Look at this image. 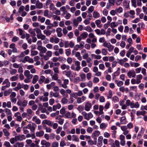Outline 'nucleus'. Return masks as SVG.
<instances>
[{"mask_svg": "<svg viewBox=\"0 0 147 147\" xmlns=\"http://www.w3.org/2000/svg\"><path fill=\"white\" fill-rule=\"evenodd\" d=\"M131 102L129 100H127L126 101V104H124V100H122L120 101L119 104L121 106V109H122L124 110L126 109L128 106H131Z\"/></svg>", "mask_w": 147, "mask_h": 147, "instance_id": "1", "label": "nucleus"}, {"mask_svg": "<svg viewBox=\"0 0 147 147\" xmlns=\"http://www.w3.org/2000/svg\"><path fill=\"white\" fill-rule=\"evenodd\" d=\"M34 30L36 33V36L38 39H41V40H45V36L42 34L41 31L39 28H36L34 29Z\"/></svg>", "mask_w": 147, "mask_h": 147, "instance_id": "2", "label": "nucleus"}, {"mask_svg": "<svg viewBox=\"0 0 147 147\" xmlns=\"http://www.w3.org/2000/svg\"><path fill=\"white\" fill-rule=\"evenodd\" d=\"M37 49L40 51L39 55L41 57L43 56V53H45L47 51L46 48L42 46L39 47H37Z\"/></svg>", "mask_w": 147, "mask_h": 147, "instance_id": "3", "label": "nucleus"}, {"mask_svg": "<svg viewBox=\"0 0 147 147\" xmlns=\"http://www.w3.org/2000/svg\"><path fill=\"white\" fill-rule=\"evenodd\" d=\"M28 129H29L31 132L34 133L36 127V125L34 123L29 124L27 126Z\"/></svg>", "mask_w": 147, "mask_h": 147, "instance_id": "4", "label": "nucleus"}, {"mask_svg": "<svg viewBox=\"0 0 147 147\" xmlns=\"http://www.w3.org/2000/svg\"><path fill=\"white\" fill-rule=\"evenodd\" d=\"M82 114L84 117L85 119L87 120H89L90 119L93 117V115L91 113L87 114L86 112L84 111L82 113Z\"/></svg>", "mask_w": 147, "mask_h": 147, "instance_id": "5", "label": "nucleus"}, {"mask_svg": "<svg viewBox=\"0 0 147 147\" xmlns=\"http://www.w3.org/2000/svg\"><path fill=\"white\" fill-rule=\"evenodd\" d=\"M129 78H134L136 76V73L134 70H129L127 74Z\"/></svg>", "mask_w": 147, "mask_h": 147, "instance_id": "6", "label": "nucleus"}, {"mask_svg": "<svg viewBox=\"0 0 147 147\" xmlns=\"http://www.w3.org/2000/svg\"><path fill=\"white\" fill-rule=\"evenodd\" d=\"M82 20V18L80 16H79L76 18L74 19L73 21V25L77 27L79 22H81Z\"/></svg>", "mask_w": 147, "mask_h": 147, "instance_id": "7", "label": "nucleus"}, {"mask_svg": "<svg viewBox=\"0 0 147 147\" xmlns=\"http://www.w3.org/2000/svg\"><path fill=\"white\" fill-rule=\"evenodd\" d=\"M52 52L50 51H48L46 53V55H43L42 57H43L44 59L47 61L49 59V58L51 57L52 55Z\"/></svg>", "mask_w": 147, "mask_h": 147, "instance_id": "8", "label": "nucleus"}, {"mask_svg": "<svg viewBox=\"0 0 147 147\" xmlns=\"http://www.w3.org/2000/svg\"><path fill=\"white\" fill-rule=\"evenodd\" d=\"M42 124L43 125V127L45 128L46 126L45 124H46L48 125L51 126L52 125L53 123L50 120H45L42 121Z\"/></svg>", "mask_w": 147, "mask_h": 147, "instance_id": "9", "label": "nucleus"}, {"mask_svg": "<svg viewBox=\"0 0 147 147\" xmlns=\"http://www.w3.org/2000/svg\"><path fill=\"white\" fill-rule=\"evenodd\" d=\"M128 128L127 126L124 125L121 127V129L123 131V134L125 135H126L129 132V131L127 130Z\"/></svg>", "mask_w": 147, "mask_h": 147, "instance_id": "10", "label": "nucleus"}, {"mask_svg": "<svg viewBox=\"0 0 147 147\" xmlns=\"http://www.w3.org/2000/svg\"><path fill=\"white\" fill-rule=\"evenodd\" d=\"M125 136L123 135H121L119 137V139L120 140V144L122 146L125 145Z\"/></svg>", "mask_w": 147, "mask_h": 147, "instance_id": "11", "label": "nucleus"}, {"mask_svg": "<svg viewBox=\"0 0 147 147\" xmlns=\"http://www.w3.org/2000/svg\"><path fill=\"white\" fill-rule=\"evenodd\" d=\"M36 8L41 9L43 7V4L42 3L40 2L39 0H37L36 2Z\"/></svg>", "mask_w": 147, "mask_h": 147, "instance_id": "12", "label": "nucleus"}, {"mask_svg": "<svg viewBox=\"0 0 147 147\" xmlns=\"http://www.w3.org/2000/svg\"><path fill=\"white\" fill-rule=\"evenodd\" d=\"M41 144L42 145L45 146V147H50L51 146V144L49 142L44 140L41 141Z\"/></svg>", "mask_w": 147, "mask_h": 147, "instance_id": "13", "label": "nucleus"}, {"mask_svg": "<svg viewBox=\"0 0 147 147\" xmlns=\"http://www.w3.org/2000/svg\"><path fill=\"white\" fill-rule=\"evenodd\" d=\"M92 107L91 103L89 102H86L85 104V110H90Z\"/></svg>", "mask_w": 147, "mask_h": 147, "instance_id": "14", "label": "nucleus"}, {"mask_svg": "<svg viewBox=\"0 0 147 147\" xmlns=\"http://www.w3.org/2000/svg\"><path fill=\"white\" fill-rule=\"evenodd\" d=\"M139 107L140 105L138 102H136L135 103H134L133 101L131 102L130 107L131 108H139Z\"/></svg>", "mask_w": 147, "mask_h": 147, "instance_id": "15", "label": "nucleus"}, {"mask_svg": "<svg viewBox=\"0 0 147 147\" xmlns=\"http://www.w3.org/2000/svg\"><path fill=\"white\" fill-rule=\"evenodd\" d=\"M65 116L68 118H74L76 116V114L73 113L71 114L70 113L68 112Z\"/></svg>", "mask_w": 147, "mask_h": 147, "instance_id": "16", "label": "nucleus"}, {"mask_svg": "<svg viewBox=\"0 0 147 147\" xmlns=\"http://www.w3.org/2000/svg\"><path fill=\"white\" fill-rule=\"evenodd\" d=\"M17 141H22L25 139V136L24 135H18L15 136Z\"/></svg>", "mask_w": 147, "mask_h": 147, "instance_id": "17", "label": "nucleus"}, {"mask_svg": "<svg viewBox=\"0 0 147 147\" xmlns=\"http://www.w3.org/2000/svg\"><path fill=\"white\" fill-rule=\"evenodd\" d=\"M142 76L141 74L136 76V79L138 84L141 82V80L142 79Z\"/></svg>", "mask_w": 147, "mask_h": 147, "instance_id": "18", "label": "nucleus"}, {"mask_svg": "<svg viewBox=\"0 0 147 147\" xmlns=\"http://www.w3.org/2000/svg\"><path fill=\"white\" fill-rule=\"evenodd\" d=\"M103 139V138L102 136H101L98 137V146L100 147L102 146Z\"/></svg>", "mask_w": 147, "mask_h": 147, "instance_id": "19", "label": "nucleus"}, {"mask_svg": "<svg viewBox=\"0 0 147 147\" xmlns=\"http://www.w3.org/2000/svg\"><path fill=\"white\" fill-rule=\"evenodd\" d=\"M127 59L126 58H125L123 59H118V62L121 65H123L124 64V63L127 61Z\"/></svg>", "mask_w": 147, "mask_h": 147, "instance_id": "20", "label": "nucleus"}, {"mask_svg": "<svg viewBox=\"0 0 147 147\" xmlns=\"http://www.w3.org/2000/svg\"><path fill=\"white\" fill-rule=\"evenodd\" d=\"M2 84L3 85L6 84L5 86L7 87H9L10 86V83L8 79H5L3 82Z\"/></svg>", "mask_w": 147, "mask_h": 147, "instance_id": "21", "label": "nucleus"}, {"mask_svg": "<svg viewBox=\"0 0 147 147\" xmlns=\"http://www.w3.org/2000/svg\"><path fill=\"white\" fill-rule=\"evenodd\" d=\"M2 107L3 108H5L7 107L8 108H11V103L10 102H8L7 103L5 102H4L3 103Z\"/></svg>", "mask_w": 147, "mask_h": 147, "instance_id": "22", "label": "nucleus"}, {"mask_svg": "<svg viewBox=\"0 0 147 147\" xmlns=\"http://www.w3.org/2000/svg\"><path fill=\"white\" fill-rule=\"evenodd\" d=\"M75 64L76 66V70L77 71H79L80 68V63L78 61H75Z\"/></svg>", "mask_w": 147, "mask_h": 147, "instance_id": "23", "label": "nucleus"}, {"mask_svg": "<svg viewBox=\"0 0 147 147\" xmlns=\"http://www.w3.org/2000/svg\"><path fill=\"white\" fill-rule=\"evenodd\" d=\"M45 77L43 76H41L38 80V83L40 84H42L44 83L45 80Z\"/></svg>", "mask_w": 147, "mask_h": 147, "instance_id": "24", "label": "nucleus"}, {"mask_svg": "<svg viewBox=\"0 0 147 147\" xmlns=\"http://www.w3.org/2000/svg\"><path fill=\"white\" fill-rule=\"evenodd\" d=\"M56 31L57 33V35L59 37H61L62 35V34L61 32V28H58L57 29Z\"/></svg>", "mask_w": 147, "mask_h": 147, "instance_id": "25", "label": "nucleus"}, {"mask_svg": "<svg viewBox=\"0 0 147 147\" xmlns=\"http://www.w3.org/2000/svg\"><path fill=\"white\" fill-rule=\"evenodd\" d=\"M39 79V77L37 75H34L33 77L32 80V83L34 84L36 83Z\"/></svg>", "mask_w": 147, "mask_h": 147, "instance_id": "26", "label": "nucleus"}, {"mask_svg": "<svg viewBox=\"0 0 147 147\" xmlns=\"http://www.w3.org/2000/svg\"><path fill=\"white\" fill-rule=\"evenodd\" d=\"M32 120L37 124H40L41 122L40 120L36 116H35L33 117Z\"/></svg>", "mask_w": 147, "mask_h": 147, "instance_id": "27", "label": "nucleus"}, {"mask_svg": "<svg viewBox=\"0 0 147 147\" xmlns=\"http://www.w3.org/2000/svg\"><path fill=\"white\" fill-rule=\"evenodd\" d=\"M100 134V132L96 130L95 131L93 132L92 134V137L94 138L95 137H97Z\"/></svg>", "mask_w": 147, "mask_h": 147, "instance_id": "28", "label": "nucleus"}, {"mask_svg": "<svg viewBox=\"0 0 147 147\" xmlns=\"http://www.w3.org/2000/svg\"><path fill=\"white\" fill-rule=\"evenodd\" d=\"M95 23L96 24L97 27L100 28L102 26V25L101 24V21L99 20H97L95 21Z\"/></svg>", "mask_w": 147, "mask_h": 147, "instance_id": "29", "label": "nucleus"}, {"mask_svg": "<svg viewBox=\"0 0 147 147\" xmlns=\"http://www.w3.org/2000/svg\"><path fill=\"white\" fill-rule=\"evenodd\" d=\"M9 69H10L9 70V72L11 74L14 75L17 73V71L16 69H13L11 67H10Z\"/></svg>", "mask_w": 147, "mask_h": 147, "instance_id": "30", "label": "nucleus"}, {"mask_svg": "<svg viewBox=\"0 0 147 147\" xmlns=\"http://www.w3.org/2000/svg\"><path fill=\"white\" fill-rule=\"evenodd\" d=\"M44 134V132L42 130L39 131H37L36 133V136L37 137H41Z\"/></svg>", "mask_w": 147, "mask_h": 147, "instance_id": "31", "label": "nucleus"}, {"mask_svg": "<svg viewBox=\"0 0 147 147\" xmlns=\"http://www.w3.org/2000/svg\"><path fill=\"white\" fill-rule=\"evenodd\" d=\"M75 56L80 61H81L82 60V58L81 56L80 53L79 52H75Z\"/></svg>", "mask_w": 147, "mask_h": 147, "instance_id": "32", "label": "nucleus"}, {"mask_svg": "<svg viewBox=\"0 0 147 147\" xmlns=\"http://www.w3.org/2000/svg\"><path fill=\"white\" fill-rule=\"evenodd\" d=\"M120 123L122 124H125L126 123V118L125 116L121 117L120 119Z\"/></svg>", "mask_w": 147, "mask_h": 147, "instance_id": "33", "label": "nucleus"}, {"mask_svg": "<svg viewBox=\"0 0 147 147\" xmlns=\"http://www.w3.org/2000/svg\"><path fill=\"white\" fill-rule=\"evenodd\" d=\"M100 16V15L99 13L97 11H94L93 12V17L94 18H99Z\"/></svg>", "mask_w": 147, "mask_h": 147, "instance_id": "34", "label": "nucleus"}, {"mask_svg": "<svg viewBox=\"0 0 147 147\" xmlns=\"http://www.w3.org/2000/svg\"><path fill=\"white\" fill-rule=\"evenodd\" d=\"M123 4V5L125 6L126 9H128L129 8V3L127 0H124Z\"/></svg>", "mask_w": 147, "mask_h": 147, "instance_id": "35", "label": "nucleus"}, {"mask_svg": "<svg viewBox=\"0 0 147 147\" xmlns=\"http://www.w3.org/2000/svg\"><path fill=\"white\" fill-rule=\"evenodd\" d=\"M35 30L34 29L32 28H29L28 30L29 33L31 34V36H35L36 34L35 32Z\"/></svg>", "mask_w": 147, "mask_h": 147, "instance_id": "36", "label": "nucleus"}, {"mask_svg": "<svg viewBox=\"0 0 147 147\" xmlns=\"http://www.w3.org/2000/svg\"><path fill=\"white\" fill-rule=\"evenodd\" d=\"M19 78L18 75H17L16 76H12L10 78V80L11 81H17Z\"/></svg>", "mask_w": 147, "mask_h": 147, "instance_id": "37", "label": "nucleus"}, {"mask_svg": "<svg viewBox=\"0 0 147 147\" xmlns=\"http://www.w3.org/2000/svg\"><path fill=\"white\" fill-rule=\"evenodd\" d=\"M15 116L17 118V120L18 121H20L22 119V118L21 117L20 113H17L15 115Z\"/></svg>", "mask_w": 147, "mask_h": 147, "instance_id": "38", "label": "nucleus"}, {"mask_svg": "<svg viewBox=\"0 0 147 147\" xmlns=\"http://www.w3.org/2000/svg\"><path fill=\"white\" fill-rule=\"evenodd\" d=\"M91 55L92 57L94 58L96 60L100 59L101 58V56L100 55L92 54Z\"/></svg>", "mask_w": 147, "mask_h": 147, "instance_id": "39", "label": "nucleus"}, {"mask_svg": "<svg viewBox=\"0 0 147 147\" xmlns=\"http://www.w3.org/2000/svg\"><path fill=\"white\" fill-rule=\"evenodd\" d=\"M72 141H75L76 142H79V139L78 137V136L76 135H73L72 136Z\"/></svg>", "mask_w": 147, "mask_h": 147, "instance_id": "40", "label": "nucleus"}, {"mask_svg": "<svg viewBox=\"0 0 147 147\" xmlns=\"http://www.w3.org/2000/svg\"><path fill=\"white\" fill-rule=\"evenodd\" d=\"M115 82L119 87L121 86L123 84V81H119L117 80H115Z\"/></svg>", "mask_w": 147, "mask_h": 147, "instance_id": "41", "label": "nucleus"}, {"mask_svg": "<svg viewBox=\"0 0 147 147\" xmlns=\"http://www.w3.org/2000/svg\"><path fill=\"white\" fill-rule=\"evenodd\" d=\"M118 26V23L115 22H112L110 25V26L112 28H114L117 27Z\"/></svg>", "mask_w": 147, "mask_h": 147, "instance_id": "42", "label": "nucleus"}, {"mask_svg": "<svg viewBox=\"0 0 147 147\" xmlns=\"http://www.w3.org/2000/svg\"><path fill=\"white\" fill-rule=\"evenodd\" d=\"M64 3V0H61V2L58 1L56 4V6L57 7H60L62 5H63Z\"/></svg>", "mask_w": 147, "mask_h": 147, "instance_id": "43", "label": "nucleus"}, {"mask_svg": "<svg viewBox=\"0 0 147 147\" xmlns=\"http://www.w3.org/2000/svg\"><path fill=\"white\" fill-rule=\"evenodd\" d=\"M88 36V34L86 32H84L82 33L80 35L82 39H84L87 37Z\"/></svg>", "mask_w": 147, "mask_h": 147, "instance_id": "44", "label": "nucleus"}, {"mask_svg": "<svg viewBox=\"0 0 147 147\" xmlns=\"http://www.w3.org/2000/svg\"><path fill=\"white\" fill-rule=\"evenodd\" d=\"M44 33L46 34V36H49L50 35H51V32L49 30H45L43 31Z\"/></svg>", "mask_w": 147, "mask_h": 147, "instance_id": "45", "label": "nucleus"}, {"mask_svg": "<svg viewBox=\"0 0 147 147\" xmlns=\"http://www.w3.org/2000/svg\"><path fill=\"white\" fill-rule=\"evenodd\" d=\"M3 131L5 136L6 137H8L10 133L5 128L3 129Z\"/></svg>", "mask_w": 147, "mask_h": 147, "instance_id": "46", "label": "nucleus"}, {"mask_svg": "<svg viewBox=\"0 0 147 147\" xmlns=\"http://www.w3.org/2000/svg\"><path fill=\"white\" fill-rule=\"evenodd\" d=\"M115 10L117 13H122L123 11V8L121 7H119L118 8H116Z\"/></svg>", "mask_w": 147, "mask_h": 147, "instance_id": "47", "label": "nucleus"}, {"mask_svg": "<svg viewBox=\"0 0 147 147\" xmlns=\"http://www.w3.org/2000/svg\"><path fill=\"white\" fill-rule=\"evenodd\" d=\"M136 114L138 116L140 115L144 116L146 114V111H138L137 112Z\"/></svg>", "mask_w": 147, "mask_h": 147, "instance_id": "48", "label": "nucleus"}, {"mask_svg": "<svg viewBox=\"0 0 147 147\" xmlns=\"http://www.w3.org/2000/svg\"><path fill=\"white\" fill-rule=\"evenodd\" d=\"M88 144L89 145H92L93 144H96V138H95V140L94 142L93 141L90 140V139L88 140Z\"/></svg>", "mask_w": 147, "mask_h": 147, "instance_id": "49", "label": "nucleus"}, {"mask_svg": "<svg viewBox=\"0 0 147 147\" xmlns=\"http://www.w3.org/2000/svg\"><path fill=\"white\" fill-rule=\"evenodd\" d=\"M107 126V124L105 123H102L100 125V127L101 129H105Z\"/></svg>", "mask_w": 147, "mask_h": 147, "instance_id": "50", "label": "nucleus"}, {"mask_svg": "<svg viewBox=\"0 0 147 147\" xmlns=\"http://www.w3.org/2000/svg\"><path fill=\"white\" fill-rule=\"evenodd\" d=\"M101 53L102 55H106L108 54V51L107 49L105 48L102 49L101 51Z\"/></svg>", "mask_w": 147, "mask_h": 147, "instance_id": "51", "label": "nucleus"}, {"mask_svg": "<svg viewBox=\"0 0 147 147\" xmlns=\"http://www.w3.org/2000/svg\"><path fill=\"white\" fill-rule=\"evenodd\" d=\"M61 107V105L59 104H58L56 105L53 106V110H56L57 109H59Z\"/></svg>", "mask_w": 147, "mask_h": 147, "instance_id": "52", "label": "nucleus"}, {"mask_svg": "<svg viewBox=\"0 0 147 147\" xmlns=\"http://www.w3.org/2000/svg\"><path fill=\"white\" fill-rule=\"evenodd\" d=\"M45 20V18L44 17H41V16H39L38 17V20L42 23L44 22Z\"/></svg>", "mask_w": 147, "mask_h": 147, "instance_id": "53", "label": "nucleus"}, {"mask_svg": "<svg viewBox=\"0 0 147 147\" xmlns=\"http://www.w3.org/2000/svg\"><path fill=\"white\" fill-rule=\"evenodd\" d=\"M16 145L18 146V147H23L24 146V144L23 142H17L14 145V146Z\"/></svg>", "mask_w": 147, "mask_h": 147, "instance_id": "54", "label": "nucleus"}, {"mask_svg": "<svg viewBox=\"0 0 147 147\" xmlns=\"http://www.w3.org/2000/svg\"><path fill=\"white\" fill-rule=\"evenodd\" d=\"M114 47L112 45H111V44H109V45L107 47L108 50L110 52H111L114 49Z\"/></svg>", "mask_w": 147, "mask_h": 147, "instance_id": "55", "label": "nucleus"}, {"mask_svg": "<svg viewBox=\"0 0 147 147\" xmlns=\"http://www.w3.org/2000/svg\"><path fill=\"white\" fill-rule=\"evenodd\" d=\"M38 54V52L36 51L32 50L31 51V55L33 56L37 55Z\"/></svg>", "mask_w": 147, "mask_h": 147, "instance_id": "56", "label": "nucleus"}, {"mask_svg": "<svg viewBox=\"0 0 147 147\" xmlns=\"http://www.w3.org/2000/svg\"><path fill=\"white\" fill-rule=\"evenodd\" d=\"M74 50L72 51V53H74V50L78 51L79 48H80V47L79 45H76L74 47Z\"/></svg>", "mask_w": 147, "mask_h": 147, "instance_id": "57", "label": "nucleus"}, {"mask_svg": "<svg viewBox=\"0 0 147 147\" xmlns=\"http://www.w3.org/2000/svg\"><path fill=\"white\" fill-rule=\"evenodd\" d=\"M25 9V7L23 5H21L19 8L18 10V12L19 13H21L22 12L24 11Z\"/></svg>", "mask_w": 147, "mask_h": 147, "instance_id": "58", "label": "nucleus"}, {"mask_svg": "<svg viewBox=\"0 0 147 147\" xmlns=\"http://www.w3.org/2000/svg\"><path fill=\"white\" fill-rule=\"evenodd\" d=\"M58 75L57 74H55L52 76V80H57L58 79Z\"/></svg>", "mask_w": 147, "mask_h": 147, "instance_id": "59", "label": "nucleus"}, {"mask_svg": "<svg viewBox=\"0 0 147 147\" xmlns=\"http://www.w3.org/2000/svg\"><path fill=\"white\" fill-rule=\"evenodd\" d=\"M136 2V0H131L132 5L135 8L137 7Z\"/></svg>", "mask_w": 147, "mask_h": 147, "instance_id": "60", "label": "nucleus"}, {"mask_svg": "<svg viewBox=\"0 0 147 147\" xmlns=\"http://www.w3.org/2000/svg\"><path fill=\"white\" fill-rule=\"evenodd\" d=\"M85 30L89 32H92L93 31L92 29L89 26H86L85 29Z\"/></svg>", "mask_w": 147, "mask_h": 147, "instance_id": "61", "label": "nucleus"}, {"mask_svg": "<svg viewBox=\"0 0 147 147\" xmlns=\"http://www.w3.org/2000/svg\"><path fill=\"white\" fill-rule=\"evenodd\" d=\"M113 96L112 91L110 90L109 91L107 97L108 99L111 98Z\"/></svg>", "mask_w": 147, "mask_h": 147, "instance_id": "62", "label": "nucleus"}, {"mask_svg": "<svg viewBox=\"0 0 147 147\" xmlns=\"http://www.w3.org/2000/svg\"><path fill=\"white\" fill-rule=\"evenodd\" d=\"M9 141L11 144H13L15 142L17 141L15 137L14 138H11L9 140Z\"/></svg>", "mask_w": 147, "mask_h": 147, "instance_id": "63", "label": "nucleus"}, {"mask_svg": "<svg viewBox=\"0 0 147 147\" xmlns=\"http://www.w3.org/2000/svg\"><path fill=\"white\" fill-rule=\"evenodd\" d=\"M4 146L6 147H11V146L9 142H8L5 141L3 144Z\"/></svg>", "mask_w": 147, "mask_h": 147, "instance_id": "64", "label": "nucleus"}]
</instances>
